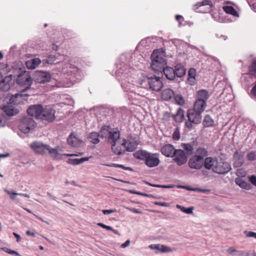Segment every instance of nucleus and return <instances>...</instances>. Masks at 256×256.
I'll list each match as a JSON object with an SVG mask.
<instances>
[{
  "label": "nucleus",
  "mask_w": 256,
  "mask_h": 256,
  "mask_svg": "<svg viewBox=\"0 0 256 256\" xmlns=\"http://www.w3.org/2000/svg\"><path fill=\"white\" fill-rule=\"evenodd\" d=\"M244 152H243L236 151L234 155V166L235 168L240 167L244 162Z\"/></svg>",
  "instance_id": "nucleus-19"
},
{
  "label": "nucleus",
  "mask_w": 256,
  "mask_h": 256,
  "mask_svg": "<svg viewBox=\"0 0 256 256\" xmlns=\"http://www.w3.org/2000/svg\"><path fill=\"white\" fill-rule=\"evenodd\" d=\"M201 114L193 112V116H194L193 118V123L198 124L202 120Z\"/></svg>",
  "instance_id": "nucleus-43"
},
{
  "label": "nucleus",
  "mask_w": 256,
  "mask_h": 256,
  "mask_svg": "<svg viewBox=\"0 0 256 256\" xmlns=\"http://www.w3.org/2000/svg\"><path fill=\"white\" fill-rule=\"evenodd\" d=\"M160 244H150L148 246V248L152 250H156L160 251Z\"/></svg>",
  "instance_id": "nucleus-57"
},
{
  "label": "nucleus",
  "mask_w": 256,
  "mask_h": 256,
  "mask_svg": "<svg viewBox=\"0 0 256 256\" xmlns=\"http://www.w3.org/2000/svg\"><path fill=\"white\" fill-rule=\"evenodd\" d=\"M174 250V249L172 248L166 246L165 245H160V252H172Z\"/></svg>",
  "instance_id": "nucleus-46"
},
{
  "label": "nucleus",
  "mask_w": 256,
  "mask_h": 256,
  "mask_svg": "<svg viewBox=\"0 0 256 256\" xmlns=\"http://www.w3.org/2000/svg\"><path fill=\"white\" fill-rule=\"evenodd\" d=\"M63 156H66L68 157H71V156H80L82 154V153H78V154H62Z\"/></svg>",
  "instance_id": "nucleus-62"
},
{
  "label": "nucleus",
  "mask_w": 256,
  "mask_h": 256,
  "mask_svg": "<svg viewBox=\"0 0 256 256\" xmlns=\"http://www.w3.org/2000/svg\"><path fill=\"white\" fill-rule=\"evenodd\" d=\"M31 148L37 154H40L48 153L54 160H60L62 155L58 152V148H53L49 145L44 144L39 142H35L30 144Z\"/></svg>",
  "instance_id": "nucleus-5"
},
{
  "label": "nucleus",
  "mask_w": 256,
  "mask_h": 256,
  "mask_svg": "<svg viewBox=\"0 0 256 256\" xmlns=\"http://www.w3.org/2000/svg\"><path fill=\"white\" fill-rule=\"evenodd\" d=\"M198 100H202L206 102L208 98V92L205 90H200L197 94Z\"/></svg>",
  "instance_id": "nucleus-34"
},
{
  "label": "nucleus",
  "mask_w": 256,
  "mask_h": 256,
  "mask_svg": "<svg viewBox=\"0 0 256 256\" xmlns=\"http://www.w3.org/2000/svg\"><path fill=\"white\" fill-rule=\"evenodd\" d=\"M191 110H188L187 112V117L188 118V120L185 122V126L186 128L190 130L192 128V119L191 118Z\"/></svg>",
  "instance_id": "nucleus-39"
},
{
  "label": "nucleus",
  "mask_w": 256,
  "mask_h": 256,
  "mask_svg": "<svg viewBox=\"0 0 256 256\" xmlns=\"http://www.w3.org/2000/svg\"><path fill=\"white\" fill-rule=\"evenodd\" d=\"M51 78V74L47 72L38 71L35 74V82L37 83L44 84L49 82Z\"/></svg>",
  "instance_id": "nucleus-15"
},
{
  "label": "nucleus",
  "mask_w": 256,
  "mask_h": 256,
  "mask_svg": "<svg viewBox=\"0 0 256 256\" xmlns=\"http://www.w3.org/2000/svg\"><path fill=\"white\" fill-rule=\"evenodd\" d=\"M248 179L250 182L254 186H256V176L252 175L248 176Z\"/></svg>",
  "instance_id": "nucleus-54"
},
{
  "label": "nucleus",
  "mask_w": 256,
  "mask_h": 256,
  "mask_svg": "<svg viewBox=\"0 0 256 256\" xmlns=\"http://www.w3.org/2000/svg\"><path fill=\"white\" fill-rule=\"evenodd\" d=\"M176 150L173 145L171 144H166L160 148V151L165 156L172 158L174 152H176Z\"/></svg>",
  "instance_id": "nucleus-18"
},
{
  "label": "nucleus",
  "mask_w": 256,
  "mask_h": 256,
  "mask_svg": "<svg viewBox=\"0 0 256 256\" xmlns=\"http://www.w3.org/2000/svg\"><path fill=\"white\" fill-rule=\"evenodd\" d=\"M59 64L62 66V73L70 82L74 83L81 78L80 71L76 66L72 65L70 60L64 59Z\"/></svg>",
  "instance_id": "nucleus-3"
},
{
  "label": "nucleus",
  "mask_w": 256,
  "mask_h": 256,
  "mask_svg": "<svg viewBox=\"0 0 256 256\" xmlns=\"http://www.w3.org/2000/svg\"><path fill=\"white\" fill-rule=\"evenodd\" d=\"M55 110L52 108L48 106L46 108H43L42 112V116H40V120L52 122L56 118L55 117Z\"/></svg>",
  "instance_id": "nucleus-14"
},
{
  "label": "nucleus",
  "mask_w": 256,
  "mask_h": 256,
  "mask_svg": "<svg viewBox=\"0 0 256 256\" xmlns=\"http://www.w3.org/2000/svg\"><path fill=\"white\" fill-rule=\"evenodd\" d=\"M174 120L176 122H181L184 118V111L182 108H178L176 114L173 115Z\"/></svg>",
  "instance_id": "nucleus-32"
},
{
  "label": "nucleus",
  "mask_w": 256,
  "mask_h": 256,
  "mask_svg": "<svg viewBox=\"0 0 256 256\" xmlns=\"http://www.w3.org/2000/svg\"><path fill=\"white\" fill-rule=\"evenodd\" d=\"M43 107L41 104H34L30 106L27 112L28 115L35 117L37 119H40L42 116V112Z\"/></svg>",
  "instance_id": "nucleus-16"
},
{
  "label": "nucleus",
  "mask_w": 256,
  "mask_h": 256,
  "mask_svg": "<svg viewBox=\"0 0 256 256\" xmlns=\"http://www.w3.org/2000/svg\"><path fill=\"white\" fill-rule=\"evenodd\" d=\"M36 126V124L32 118L24 117L20 120L18 124V129L23 133L27 134L30 130Z\"/></svg>",
  "instance_id": "nucleus-10"
},
{
  "label": "nucleus",
  "mask_w": 256,
  "mask_h": 256,
  "mask_svg": "<svg viewBox=\"0 0 256 256\" xmlns=\"http://www.w3.org/2000/svg\"><path fill=\"white\" fill-rule=\"evenodd\" d=\"M90 158H69L67 160L66 162L68 164L76 166L81 164L84 162L88 161Z\"/></svg>",
  "instance_id": "nucleus-30"
},
{
  "label": "nucleus",
  "mask_w": 256,
  "mask_h": 256,
  "mask_svg": "<svg viewBox=\"0 0 256 256\" xmlns=\"http://www.w3.org/2000/svg\"><path fill=\"white\" fill-rule=\"evenodd\" d=\"M193 191H198L200 192H204V193H209L210 192V190L208 189H200L198 188H193Z\"/></svg>",
  "instance_id": "nucleus-58"
},
{
  "label": "nucleus",
  "mask_w": 256,
  "mask_h": 256,
  "mask_svg": "<svg viewBox=\"0 0 256 256\" xmlns=\"http://www.w3.org/2000/svg\"><path fill=\"white\" fill-rule=\"evenodd\" d=\"M213 124L214 120L209 115L206 116L203 121V125L205 127H209L212 126Z\"/></svg>",
  "instance_id": "nucleus-38"
},
{
  "label": "nucleus",
  "mask_w": 256,
  "mask_h": 256,
  "mask_svg": "<svg viewBox=\"0 0 256 256\" xmlns=\"http://www.w3.org/2000/svg\"><path fill=\"white\" fill-rule=\"evenodd\" d=\"M176 20L179 22V24H178L179 26L184 25V24H182V22L184 21V18L182 16L178 15V14L176 15Z\"/></svg>",
  "instance_id": "nucleus-53"
},
{
  "label": "nucleus",
  "mask_w": 256,
  "mask_h": 256,
  "mask_svg": "<svg viewBox=\"0 0 256 256\" xmlns=\"http://www.w3.org/2000/svg\"><path fill=\"white\" fill-rule=\"evenodd\" d=\"M17 83L24 86V90L30 88L32 83V80L30 75L26 72H22L18 74L17 80Z\"/></svg>",
  "instance_id": "nucleus-11"
},
{
  "label": "nucleus",
  "mask_w": 256,
  "mask_h": 256,
  "mask_svg": "<svg viewBox=\"0 0 256 256\" xmlns=\"http://www.w3.org/2000/svg\"><path fill=\"white\" fill-rule=\"evenodd\" d=\"M244 234L248 238H254L256 239V232L250 231H244Z\"/></svg>",
  "instance_id": "nucleus-50"
},
{
  "label": "nucleus",
  "mask_w": 256,
  "mask_h": 256,
  "mask_svg": "<svg viewBox=\"0 0 256 256\" xmlns=\"http://www.w3.org/2000/svg\"><path fill=\"white\" fill-rule=\"evenodd\" d=\"M116 210L112 209V210H102V212L104 214H108L112 213H114L116 212Z\"/></svg>",
  "instance_id": "nucleus-56"
},
{
  "label": "nucleus",
  "mask_w": 256,
  "mask_h": 256,
  "mask_svg": "<svg viewBox=\"0 0 256 256\" xmlns=\"http://www.w3.org/2000/svg\"><path fill=\"white\" fill-rule=\"evenodd\" d=\"M207 155L208 152L206 148H198L193 156V168L200 169L204 165V158Z\"/></svg>",
  "instance_id": "nucleus-9"
},
{
  "label": "nucleus",
  "mask_w": 256,
  "mask_h": 256,
  "mask_svg": "<svg viewBox=\"0 0 256 256\" xmlns=\"http://www.w3.org/2000/svg\"><path fill=\"white\" fill-rule=\"evenodd\" d=\"M5 192L8 194H12L14 195H18V196H24V197H26V198H30V196L29 195H28V194H24V193H16V192H11L10 190H5Z\"/></svg>",
  "instance_id": "nucleus-49"
},
{
  "label": "nucleus",
  "mask_w": 256,
  "mask_h": 256,
  "mask_svg": "<svg viewBox=\"0 0 256 256\" xmlns=\"http://www.w3.org/2000/svg\"><path fill=\"white\" fill-rule=\"evenodd\" d=\"M176 102L180 106H182L185 103V100L182 96L180 94L175 95L174 96Z\"/></svg>",
  "instance_id": "nucleus-41"
},
{
  "label": "nucleus",
  "mask_w": 256,
  "mask_h": 256,
  "mask_svg": "<svg viewBox=\"0 0 256 256\" xmlns=\"http://www.w3.org/2000/svg\"><path fill=\"white\" fill-rule=\"evenodd\" d=\"M176 208H179L182 212L188 214H192V206L189 207L188 208H186L183 206L177 204Z\"/></svg>",
  "instance_id": "nucleus-44"
},
{
  "label": "nucleus",
  "mask_w": 256,
  "mask_h": 256,
  "mask_svg": "<svg viewBox=\"0 0 256 256\" xmlns=\"http://www.w3.org/2000/svg\"><path fill=\"white\" fill-rule=\"evenodd\" d=\"M172 158L173 160L179 166L185 164L188 160V156L186 152L181 149L176 150Z\"/></svg>",
  "instance_id": "nucleus-12"
},
{
  "label": "nucleus",
  "mask_w": 256,
  "mask_h": 256,
  "mask_svg": "<svg viewBox=\"0 0 256 256\" xmlns=\"http://www.w3.org/2000/svg\"><path fill=\"white\" fill-rule=\"evenodd\" d=\"M146 184L150 186H153V187H156V188H174V186L172 185H160V184H152L148 182H146Z\"/></svg>",
  "instance_id": "nucleus-47"
},
{
  "label": "nucleus",
  "mask_w": 256,
  "mask_h": 256,
  "mask_svg": "<svg viewBox=\"0 0 256 256\" xmlns=\"http://www.w3.org/2000/svg\"><path fill=\"white\" fill-rule=\"evenodd\" d=\"M138 143L136 140H130L126 139H123L122 146L124 148L125 151L132 152L137 148Z\"/></svg>",
  "instance_id": "nucleus-17"
},
{
  "label": "nucleus",
  "mask_w": 256,
  "mask_h": 256,
  "mask_svg": "<svg viewBox=\"0 0 256 256\" xmlns=\"http://www.w3.org/2000/svg\"><path fill=\"white\" fill-rule=\"evenodd\" d=\"M56 60V58L54 55L50 54L48 55L46 58L42 60V62L43 64H53L54 63Z\"/></svg>",
  "instance_id": "nucleus-36"
},
{
  "label": "nucleus",
  "mask_w": 256,
  "mask_h": 256,
  "mask_svg": "<svg viewBox=\"0 0 256 256\" xmlns=\"http://www.w3.org/2000/svg\"><path fill=\"white\" fill-rule=\"evenodd\" d=\"M222 8L228 14H230L235 16H238L237 11L232 6H224Z\"/></svg>",
  "instance_id": "nucleus-35"
},
{
  "label": "nucleus",
  "mask_w": 256,
  "mask_h": 256,
  "mask_svg": "<svg viewBox=\"0 0 256 256\" xmlns=\"http://www.w3.org/2000/svg\"><path fill=\"white\" fill-rule=\"evenodd\" d=\"M134 157L140 160H144L148 168H154L160 163L159 154L151 153L144 150H138L134 154Z\"/></svg>",
  "instance_id": "nucleus-4"
},
{
  "label": "nucleus",
  "mask_w": 256,
  "mask_h": 256,
  "mask_svg": "<svg viewBox=\"0 0 256 256\" xmlns=\"http://www.w3.org/2000/svg\"><path fill=\"white\" fill-rule=\"evenodd\" d=\"M247 158L248 160L250 161H252L255 160L256 158V154L254 152H250L248 154L247 156Z\"/></svg>",
  "instance_id": "nucleus-52"
},
{
  "label": "nucleus",
  "mask_w": 256,
  "mask_h": 256,
  "mask_svg": "<svg viewBox=\"0 0 256 256\" xmlns=\"http://www.w3.org/2000/svg\"><path fill=\"white\" fill-rule=\"evenodd\" d=\"M10 82H12V79L10 76L2 78L0 81V90L4 92L8 91L10 87Z\"/></svg>",
  "instance_id": "nucleus-21"
},
{
  "label": "nucleus",
  "mask_w": 256,
  "mask_h": 256,
  "mask_svg": "<svg viewBox=\"0 0 256 256\" xmlns=\"http://www.w3.org/2000/svg\"><path fill=\"white\" fill-rule=\"evenodd\" d=\"M100 138L106 140L111 145L116 144L120 138V132L117 128H113L110 126H104L100 130Z\"/></svg>",
  "instance_id": "nucleus-6"
},
{
  "label": "nucleus",
  "mask_w": 256,
  "mask_h": 256,
  "mask_svg": "<svg viewBox=\"0 0 256 256\" xmlns=\"http://www.w3.org/2000/svg\"><path fill=\"white\" fill-rule=\"evenodd\" d=\"M98 225L104 228H105L107 230H112L113 232H114L115 234H117V231L116 230L113 229V228L112 226L105 225L102 223H98Z\"/></svg>",
  "instance_id": "nucleus-48"
},
{
  "label": "nucleus",
  "mask_w": 256,
  "mask_h": 256,
  "mask_svg": "<svg viewBox=\"0 0 256 256\" xmlns=\"http://www.w3.org/2000/svg\"><path fill=\"white\" fill-rule=\"evenodd\" d=\"M172 138L175 140H178L180 138V132L178 128L176 129L172 134Z\"/></svg>",
  "instance_id": "nucleus-51"
},
{
  "label": "nucleus",
  "mask_w": 256,
  "mask_h": 256,
  "mask_svg": "<svg viewBox=\"0 0 256 256\" xmlns=\"http://www.w3.org/2000/svg\"><path fill=\"white\" fill-rule=\"evenodd\" d=\"M8 116L5 114L0 115V128L4 127L8 123Z\"/></svg>",
  "instance_id": "nucleus-42"
},
{
  "label": "nucleus",
  "mask_w": 256,
  "mask_h": 256,
  "mask_svg": "<svg viewBox=\"0 0 256 256\" xmlns=\"http://www.w3.org/2000/svg\"><path fill=\"white\" fill-rule=\"evenodd\" d=\"M251 250L248 252H244L243 251H240L238 252V255L239 256H249L250 254Z\"/></svg>",
  "instance_id": "nucleus-59"
},
{
  "label": "nucleus",
  "mask_w": 256,
  "mask_h": 256,
  "mask_svg": "<svg viewBox=\"0 0 256 256\" xmlns=\"http://www.w3.org/2000/svg\"><path fill=\"white\" fill-rule=\"evenodd\" d=\"M204 166L206 169L211 170L213 172L220 174L228 173L232 168L228 162H224L222 158L212 157L206 158Z\"/></svg>",
  "instance_id": "nucleus-1"
},
{
  "label": "nucleus",
  "mask_w": 256,
  "mask_h": 256,
  "mask_svg": "<svg viewBox=\"0 0 256 256\" xmlns=\"http://www.w3.org/2000/svg\"><path fill=\"white\" fill-rule=\"evenodd\" d=\"M212 7V4L210 0H203L194 6L197 12L206 13L210 12Z\"/></svg>",
  "instance_id": "nucleus-13"
},
{
  "label": "nucleus",
  "mask_w": 256,
  "mask_h": 256,
  "mask_svg": "<svg viewBox=\"0 0 256 256\" xmlns=\"http://www.w3.org/2000/svg\"><path fill=\"white\" fill-rule=\"evenodd\" d=\"M2 109L6 113V116H12L18 112V110L17 109L14 108L12 106H4Z\"/></svg>",
  "instance_id": "nucleus-28"
},
{
  "label": "nucleus",
  "mask_w": 256,
  "mask_h": 256,
  "mask_svg": "<svg viewBox=\"0 0 256 256\" xmlns=\"http://www.w3.org/2000/svg\"><path fill=\"white\" fill-rule=\"evenodd\" d=\"M127 209L129 210L130 211L132 212H134L135 214H142V212L134 208H127Z\"/></svg>",
  "instance_id": "nucleus-61"
},
{
  "label": "nucleus",
  "mask_w": 256,
  "mask_h": 256,
  "mask_svg": "<svg viewBox=\"0 0 256 256\" xmlns=\"http://www.w3.org/2000/svg\"><path fill=\"white\" fill-rule=\"evenodd\" d=\"M250 71L256 73V60L254 61L250 67Z\"/></svg>",
  "instance_id": "nucleus-55"
},
{
  "label": "nucleus",
  "mask_w": 256,
  "mask_h": 256,
  "mask_svg": "<svg viewBox=\"0 0 256 256\" xmlns=\"http://www.w3.org/2000/svg\"><path fill=\"white\" fill-rule=\"evenodd\" d=\"M154 204L155 205L160 206H168L167 203L164 202H154Z\"/></svg>",
  "instance_id": "nucleus-63"
},
{
  "label": "nucleus",
  "mask_w": 256,
  "mask_h": 256,
  "mask_svg": "<svg viewBox=\"0 0 256 256\" xmlns=\"http://www.w3.org/2000/svg\"><path fill=\"white\" fill-rule=\"evenodd\" d=\"M162 72L167 79L170 80H172L175 78L176 74L174 72V69L170 66H164V69L162 70Z\"/></svg>",
  "instance_id": "nucleus-25"
},
{
  "label": "nucleus",
  "mask_w": 256,
  "mask_h": 256,
  "mask_svg": "<svg viewBox=\"0 0 256 256\" xmlns=\"http://www.w3.org/2000/svg\"><path fill=\"white\" fill-rule=\"evenodd\" d=\"M112 150L113 152L117 156H120L124 154L126 152L124 148L122 146V143L118 145L116 144H112Z\"/></svg>",
  "instance_id": "nucleus-27"
},
{
  "label": "nucleus",
  "mask_w": 256,
  "mask_h": 256,
  "mask_svg": "<svg viewBox=\"0 0 256 256\" xmlns=\"http://www.w3.org/2000/svg\"><path fill=\"white\" fill-rule=\"evenodd\" d=\"M2 250L10 254L14 255L16 256H21L17 252L12 250L6 247H3L2 248Z\"/></svg>",
  "instance_id": "nucleus-45"
},
{
  "label": "nucleus",
  "mask_w": 256,
  "mask_h": 256,
  "mask_svg": "<svg viewBox=\"0 0 256 256\" xmlns=\"http://www.w3.org/2000/svg\"><path fill=\"white\" fill-rule=\"evenodd\" d=\"M105 166H108V167L120 168H122L124 170L132 171V168H131L130 167L126 166L122 164H120L113 163V164H105Z\"/></svg>",
  "instance_id": "nucleus-40"
},
{
  "label": "nucleus",
  "mask_w": 256,
  "mask_h": 256,
  "mask_svg": "<svg viewBox=\"0 0 256 256\" xmlns=\"http://www.w3.org/2000/svg\"><path fill=\"white\" fill-rule=\"evenodd\" d=\"M206 102L202 100H197L194 106L193 112L202 114L204 109Z\"/></svg>",
  "instance_id": "nucleus-22"
},
{
  "label": "nucleus",
  "mask_w": 256,
  "mask_h": 256,
  "mask_svg": "<svg viewBox=\"0 0 256 256\" xmlns=\"http://www.w3.org/2000/svg\"><path fill=\"white\" fill-rule=\"evenodd\" d=\"M236 184L242 188L250 190L251 188L250 184L246 182L240 178H237L235 180Z\"/></svg>",
  "instance_id": "nucleus-29"
},
{
  "label": "nucleus",
  "mask_w": 256,
  "mask_h": 256,
  "mask_svg": "<svg viewBox=\"0 0 256 256\" xmlns=\"http://www.w3.org/2000/svg\"><path fill=\"white\" fill-rule=\"evenodd\" d=\"M174 70L176 76L178 78L182 77L186 74V69L180 64H177Z\"/></svg>",
  "instance_id": "nucleus-31"
},
{
  "label": "nucleus",
  "mask_w": 256,
  "mask_h": 256,
  "mask_svg": "<svg viewBox=\"0 0 256 256\" xmlns=\"http://www.w3.org/2000/svg\"><path fill=\"white\" fill-rule=\"evenodd\" d=\"M24 92L20 93H16L14 95H12L10 98V104L16 105L20 104L21 100H18L19 98H21L24 96H28L29 95L27 94H24Z\"/></svg>",
  "instance_id": "nucleus-24"
},
{
  "label": "nucleus",
  "mask_w": 256,
  "mask_h": 256,
  "mask_svg": "<svg viewBox=\"0 0 256 256\" xmlns=\"http://www.w3.org/2000/svg\"><path fill=\"white\" fill-rule=\"evenodd\" d=\"M41 63V60L39 58H34L26 62V66L28 69L33 70L36 68Z\"/></svg>",
  "instance_id": "nucleus-26"
},
{
  "label": "nucleus",
  "mask_w": 256,
  "mask_h": 256,
  "mask_svg": "<svg viewBox=\"0 0 256 256\" xmlns=\"http://www.w3.org/2000/svg\"><path fill=\"white\" fill-rule=\"evenodd\" d=\"M147 83L148 84L150 90L156 92H160L163 87V84L160 77L154 76V77L146 78L144 80H140L138 84L141 86H144V84Z\"/></svg>",
  "instance_id": "nucleus-8"
},
{
  "label": "nucleus",
  "mask_w": 256,
  "mask_h": 256,
  "mask_svg": "<svg viewBox=\"0 0 256 256\" xmlns=\"http://www.w3.org/2000/svg\"><path fill=\"white\" fill-rule=\"evenodd\" d=\"M151 68L156 72H162V70L166 65V60L162 54L154 50L151 55Z\"/></svg>",
  "instance_id": "nucleus-7"
},
{
  "label": "nucleus",
  "mask_w": 256,
  "mask_h": 256,
  "mask_svg": "<svg viewBox=\"0 0 256 256\" xmlns=\"http://www.w3.org/2000/svg\"><path fill=\"white\" fill-rule=\"evenodd\" d=\"M174 90L170 88H166L162 90L161 94V98L163 100L168 101L174 98Z\"/></svg>",
  "instance_id": "nucleus-23"
},
{
  "label": "nucleus",
  "mask_w": 256,
  "mask_h": 256,
  "mask_svg": "<svg viewBox=\"0 0 256 256\" xmlns=\"http://www.w3.org/2000/svg\"><path fill=\"white\" fill-rule=\"evenodd\" d=\"M67 142L69 146L72 147L79 146L82 143V141L76 137L75 132L71 133L67 138Z\"/></svg>",
  "instance_id": "nucleus-20"
},
{
  "label": "nucleus",
  "mask_w": 256,
  "mask_h": 256,
  "mask_svg": "<svg viewBox=\"0 0 256 256\" xmlns=\"http://www.w3.org/2000/svg\"><path fill=\"white\" fill-rule=\"evenodd\" d=\"M99 137L100 138V132H92L89 135L90 142L94 144H98L100 142Z\"/></svg>",
  "instance_id": "nucleus-33"
},
{
  "label": "nucleus",
  "mask_w": 256,
  "mask_h": 256,
  "mask_svg": "<svg viewBox=\"0 0 256 256\" xmlns=\"http://www.w3.org/2000/svg\"><path fill=\"white\" fill-rule=\"evenodd\" d=\"M116 76L120 82L121 86L124 91L130 90L132 84L130 82V73L134 71L130 66L124 62L116 63Z\"/></svg>",
  "instance_id": "nucleus-2"
},
{
  "label": "nucleus",
  "mask_w": 256,
  "mask_h": 256,
  "mask_svg": "<svg viewBox=\"0 0 256 256\" xmlns=\"http://www.w3.org/2000/svg\"><path fill=\"white\" fill-rule=\"evenodd\" d=\"M188 80L189 84L192 85V68H190L188 70Z\"/></svg>",
  "instance_id": "nucleus-60"
},
{
  "label": "nucleus",
  "mask_w": 256,
  "mask_h": 256,
  "mask_svg": "<svg viewBox=\"0 0 256 256\" xmlns=\"http://www.w3.org/2000/svg\"><path fill=\"white\" fill-rule=\"evenodd\" d=\"M251 94L254 96H256V81L255 82V85L253 86L251 90Z\"/></svg>",
  "instance_id": "nucleus-64"
},
{
  "label": "nucleus",
  "mask_w": 256,
  "mask_h": 256,
  "mask_svg": "<svg viewBox=\"0 0 256 256\" xmlns=\"http://www.w3.org/2000/svg\"><path fill=\"white\" fill-rule=\"evenodd\" d=\"M182 148L186 151L187 156L192 154V145L190 144L182 143L181 144Z\"/></svg>",
  "instance_id": "nucleus-37"
}]
</instances>
